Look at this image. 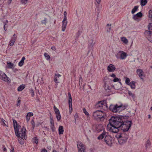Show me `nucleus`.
Masks as SVG:
<instances>
[{"mask_svg":"<svg viewBox=\"0 0 152 152\" xmlns=\"http://www.w3.org/2000/svg\"><path fill=\"white\" fill-rule=\"evenodd\" d=\"M151 142L149 140L147 141L145 144V147L146 148H149L151 145Z\"/></svg>","mask_w":152,"mask_h":152,"instance_id":"obj_27","label":"nucleus"},{"mask_svg":"<svg viewBox=\"0 0 152 152\" xmlns=\"http://www.w3.org/2000/svg\"><path fill=\"white\" fill-rule=\"evenodd\" d=\"M46 21H47L46 19V18H45L44 20H42V23H44V24H46Z\"/></svg>","mask_w":152,"mask_h":152,"instance_id":"obj_50","label":"nucleus"},{"mask_svg":"<svg viewBox=\"0 0 152 152\" xmlns=\"http://www.w3.org/2000/svg\"><path fill=\"white\" fill-rule=\"evenodd\" d=\"M107 133L104 131L97 137L99 140H102L104 137V142L108 146L111 147L113 143V138L110 135L107 134Z\"/></svg>","mask_w":152,"mask_h":152,"instance_id":"obj_3","label":"nucleus"},{"mask_svg":"<svg viewBox=\"0 0 152 152\" xmlns=\"http://www.w3.org/2000/svg\"><path fill=\"white\" fill-rule=\"evenodd\" d=\"M121 40L125 44H127L128 43V40L126 37H123L121 38Z\"/></svg>","mask_w":152,"mask_h":152,"instance_id":"obj_26","label":"nucleus"},{"mask_svg":"<svg viewBox=\"0 0 152 152\" xmlns=\"http://www.w3.org/2000/svg\"><path fill=\"white\" fill-rule=\"evenodd\" d=\"M133 18L134 20H137L138 18V17H137V16L136 15H134Z\"/></svg>","mask_w":152,"mask_h":152,"instance_id":"obj_45","label":"nucleus"},{"mask_svg":"<svg viewBox=\"0 0 152 152\" xmlns=\"http://www.w3.org/2000/svg\"><path fill=\"white\" fill-rule=\"evenodd\" d=\"M104 86L105 89L106 91H107V92H109V91L110 89L111 88V86L107 85L106 83L105 84Z\"/></svg>","mask_w":152,"mask_h":152,"instance_id":"obj_23","label":"nucleus"},{"mask_svg":"<svg viewBox=\"0 0 152 152\" xmlns=\"http://www.w3.org/2000/svg\"><path fill=\"white\" fill-rule=\"evenodd\" d=\"M126 107V105H124L122 104L120 105L118 104L115 105L111 104L109 107V109L114 113H119L120 112L124 110Z\"/></svg>","mask_w":152,"mask_h":152,"instance_id":"obj_4","label":"nucleus"},{"mask_svg":"<svg viewBox=\"0 0 152 152\" xmlns=\"http://www.w3.org/2000/svg\"><path fill=\"white\" fill-rule=\"evenodd\" d=\"M146 37L148 39V40L152 42V31H146L145 32Z\"/></svg>","mask_w":152,"mask_h":152,"instance_id":"obj_10","label":"nucleus"},{"mask_svg":"<svg viewBox=\"0 0 152 152\" xmlns=\"http://www.w3.org/2000/svg\"><path fill=\"white\" fill-rule=\"evenodd\" d=\"M17 35L15 34H14V35H13V38L12 39H15V40H16L17 39Z\"/></svg>","mask_w":152,"mask_h":152,"instance_id":"obj_53","label":"nucleus"},{"mask_svg":"<svg viewBox=\"0 0 152 152\" xmlns=\"http://www.w3.org/2000/svg\"><path fill=\"white\" fill-rule=\"evenodd\" d=\"M50 122L51 125H54V120L53 119V117L52 116H50Z\"/></svg>","mask_w":152,"mask_h":152,"instance_id":"obj_35","label":"nucleus"},{"mask_svg":"<svg viewBox=\"0 0 152 152\" xmlns=\"http://www.w3.org/2000/svg\"><path fill=\"white\" fill-rule=\"evenodd\" d=\"M25 57L24 56L23 57L22 59L20 61V62L18 63V65L20 66H22L23 64L24 63V61L25 60Z\"/></svg>","mask_w":152,"mask_h":152,"instance_id":"obj_21","label":"nucleus"},{"mask_svg":"<svg viewBox=\"0 0 152 152\" xmlns=\"http://www.w3.org/2000/svg\"><path fill=\"white\" fill-rule=\"evenodd\" d=\"M44 55L47 60H49L50 58V56L47 53H45Z\"/></svg>","mask_w":152,"mask_h":152,"instance_id":"obj_32","label":"nucleus"},{"mask_svg":"<svg viewBox=\"0 0 152 152\" xmlns=\"http://www.w3.org/2000/svg\"><path fill=\"white\" fill-rule=\"evenodd\" d=\"M64 128L62 126H60L58 128L59 134H63L64 132Z\"/></svg>","mask_w":152,"mask_h":152,"instance_id":"obj_22","label":"nucleus"},{"mask_svg":"<svg viewBox=\"0 0 152 152\" xmlns=\"http://www.w3.org/2000/svg\"><path fill=\"white\" fill-rule=\"evenodd\" d=\"M115 133L116 134L115 137L117 139L120 144L122 145L126 142L129 137L128 133H121L119 132Z\"/></svg>","mask_w":152,"mask_h":152,"instance_id":"obj_2","label":"nucleus"},{"mask_svg":"<svg viewBox=\"0 0 152 152\" xmlns=\"http://www.w3.org/2000/svg\"><path fill=\"white\" fill-rule=\"evenodd\" d=\"M7 65L8 68H12L13 67L14 65L13 64L10 62H7Z\"/></svg>","mask_w":152,"mask_h":152,"instance_id":"obj_28","label":"nucleus"},{"mask_svg":"<svg viewBox=\"0 0 152 152\" xmlns=\"http://www.w3.org/2000/svg\"><path fill=\"white\" fill-rule=\"evenodd\" d=\"M124 119L123 116H112L109 120V123L107 126V130L110 132L116 133L119 132L120 128Z\"/></svg>","mask_w":152,"mask_h":152,"instance_id":"obj_1","label":"nucleus"},{"mask_svg":"<svg viewBox=\"0 0 152 152\" xmlns=\"http://www.w3.org/2000/svg\"><path fill=\"white\" fill-rule=\"evenodd\" d=\"M12 1V0H9V1H8V4H10L11 2Z\"/></svg>","mask_w":152,"mask_h":152,"instance_id":"obj_64","label":"nucleus"},{"mask_svg":"<svg viewBox=\"0 0 152 152\" xmlns=\"http://www.w3.org/2000/svg\"><path fill=\"white\" fill-rule=\"evenodd\" d=\"M13 127L14 128L15 131H16L17 132V130L20 129V125H18V124L16 121L15 120L13 119Z\"/></svg>","mask_w":152,"mask_h":152,"instance_id":"obj_14","label":"nucleus"},{"mask_svg":"<svg viewBox=\"0 0 152 152\" xmlns=\"http://www.w3.org/2000/svg\"><path fill=\"white\" fill-rule=\"evenodd\" d=\"M121 51H119L115 55L116 57L118 59H120V53H121Z\"/></svg>","mask_w":152,"mask_h":152,"instance_id":"obj_33","label":"nucleus"},{"mask_svg":"<svg viewBox=\"0 0 152 152\" xmlns=\"http://www.w3.org/2000/svg\"><path fill=\"white\" fill-rule=\"evenodd\" d=\"M41 152H47V151L46 149H44L41 151Z\"/></svg>","mask_w":152,"mask_h":152,"instance_id":"obj_56","label":"nucleus"},{"mask_svg":"<svg viewBox=\"0 0 152 152\" xmlns=\"http://www.w3.org/2000/svg\"><path fill=\"white\" fill-rule=\"evenodd\" d=\"M15 40H15V39H12L10 41V42L9 44V45L10 46H12L14 45Z\"/></svg>","mask_w":152,"mask_h":152,"instance_id":"obj_30","label":"nucleus"},{"mask_svg":"<svg viewBox=\"0 0 152 152\" xmlns=\"http://www.w3.org/2000/svg\"><path fill=\"white\" fill-rule=\"evenodd\" d=\"M27 115L29 116V117H30L33 116V113H32L29 112L27 113Z\"/></svg>","mask_w":152,"mask_h":152,"instance_id":"obj_46","label":"nucleus"},{"mask_svg":"<svg viewBox=\"0 0 152 152\" xmlns=\"http://www.w3.org/2000/svg\"><path fill=\"white\" fill-rule=\"evenodd\" d=\"M68 95L69 97L68 102H72V98L70 93H68Z\"/></svg>","mask_w":152,"mask_h":152,"instance_id":"obj_38","label":"nucleus"},{"mask_svg":"<svg viewBox=\"0 0 152 152\" xmlns=\"http://www.w3.org/2000/svg\"><path fill=\"white\" fill-rule=\"evenodd\" d=\"M106 106L105 101H101L99 102L97 104V107L100 108H102Z\"/></svg>","mask_w":152,"mask_h":152,"instance_id":"obj_15","label":"nucleus"},{"mask_svg":"<svg viewBox=\"0 0 152 152\" xmlns=\"http://www.w3.org/2000/svg\"><path fill=\"white\" fill-rule=\"evenodd\" d=\"M83 111L84 112V113L86 115H88V112L86 111V109L85 108H84L83 109Z\"/></svg>","mask_w":152,"mask_h":152,"instance_id":"obj_44","label":"nucleus"},{"mask_svg":"<svg viewBox=\"0 0 152 152\" xmlns=\"http://www.w3.org/2000/svg\"><path fill=\"white\" fill-rule=\"evenodd\" d=\"M101 0H96V1L97 2L98 4H99Z\"/></svg>","mask_w":152,"mask_h":152,"instance_id":"obj_60","label":"nucleus"},{"mask_svg":"<svg viewBox=\"0 0 152 152\" xmlns=\"http://www.w3.org/2000/svg\"><path fill=\"white\" fill-rule=\"evenodd\" d=\"M28 0H21L22 4H26Z\"/></svg>","mask_w":152,"mask_h":152,"instance_id":"obj_47","label":"nucleus"},{"mask_svg":"<svg viewBox=\"0 0 152 152\" xmlns=\"http://www.w3.org/2000/svg\"><path fill=\"white\" fill-rule=\"evenodd\" d=\"M132 124V122L131 121H125L124 120L120 128L124 132H127L131 126Z\"/></svg>","mask_w":152,"mask_h":152,"instance_id":"obj_5","label":"nucleus"},{"mask_svg":"<svg viewBox=\"0 0 152 152\" xmlns=\"http://www.w3.org/2000/svg\"><path fill=\"white\" fill-rule=\"evenodd\" d=\"M80 81H79V84H80V81H82V78L80 77Z\"/></svg>","mask_w":152,"mask_h":152,"instance_id":"obj_61","label":"nucleus"},{"mask_svg":"<svg viewBox=\"0 0 152 152\" xmlns=\"http://www.w3.org/2000/svg\"><path fill=\"white\" fill-rule=\"evenodd\" d=\"M25 88V86L23 85L20 86L18 88V91H22Z\"/></svg>","mask_w":152,"mask_h":152,"instance_id":"obj_24","label":"nucleus"},{"mask_svg":"<svg viewBox=\"0 0 152 152\" xmlns=\"http://www.w3.org/2000/svg\"><path fill=\"white\" fill-rule=\"evenodd\" d=\"M115 69V66L112 64H110L107 67V70L110 72H113Z\"/></svg>","mask_w":152,"mask_h":152,"instance_id":"obj_16","label":"nucleus"},{"mask_svg":"<svg viewBox=\"0 0 152 152\" xmlns=\"http://www.w3.org/2000/svg\"><path fill=\"white\" fill-rule=\"evenodd\" d=\"M53 108L56 114V117L58 121H59L61 119V118L59 111L55 106H54Z\"/></svg>","mask_w":152,"mask_h":152,"instance_id":"obj_11","label":"nucleus"},{"mask_svg":"<svg viewBox=\"0 0 152 152\" xmlns=\"http://www.w3.org/2000/svg\"><path fill=\"white\" fill-rule=\"evenodd\" d=\"M122 53V55L121 56H120V59L121 60L125 59L127 56V54L126 53L124 52L123 51H121Z\"/></svg>","mask_w":152,"mask_h":152,"instance_id":"obj_19","label":"nucleus"},{"mask_svg":"<svg viewBox=\"0 0 152 152\" xmlns=\"http://www.w3.org/2000/svg\"><path fill=\"white\" fill-rule=\"evenodd\" d=\"M136 82L134 81H132L131 82V83L129 84V86L131 88L133 89H134L136 88V85L135 84Z\"/></svg>","mask_w":152,"mask_h":152,"instance_id":"obj_20","label":"nucleus"},{"mask_svg":"<svg viewBox=\"0 0 152 152\" xmlns=\"http://www.w3.org/2000/svg\"><path fill=\"white\" fill-rule=\"evenodd\" d=\"M136 72L141 79L143 80V77H144V73L142 70L141 69H138L137 70Z\"/></svg>","mask_w":152,"mask_h":152,"instance_id":"obj_13","label":"nucleus"},{"mask_svg":"<svg viewBox=\"0 0 152 152\" xmlns=\"http://www.w3.org/2000/svg\"><path fill=\"white\" fill-rule=\"evenodd\" d=\"M136 15L138 17L141 18L142 16V14L141 12H140L136 14Z\"/></svg>","mask_w":152,"mask_h":152,"instance_id":"obj_39","label":"nucleus"},{"mask_svg":"<svg viewBox=\"0 0 152 152\" xmlns=\"http://www.w3.org/2000/svg\"><path fill=\"white\" fill-rule=\"evenodd\" d=\"M11 152H15L14 149L13 148H12V150H11Z\"/></svg>","mask_w":152,"mask_h":152,"instance_id":"obj_62","label":"nucleus"},{"mask_svg":"<svg viewBox=\"0 0 152 152\" xmlns=\"http://www.w3.org/2000/svg\"><path fill=\"white\" fill-rule=\"evenodd\" d=\"M111 29V27H110V28H109V29H108V30H107V32H110V30Z\"/></svg>","mask_w":152,"mask_h":152,"instance_id":"obj_63","label":"nucleus"},{"mask_svg":"<svg viewBox=\"0 0 152 152\" xmlns=\"http://www.w3.org/2000/svg\"><path fill=\"white\" fill-rule=\"evenodd\" d=\"M18 103L17 104V106H18L20 104V99H19V98H18Z\"/></svg>","mask_w":152,"mask_h":152,"instance_id":"obj_52","label":"nucleus"},{"mask_svg":"<svg viewBox=\"0 0 152 152\" xmlns=\"http://www.w3.org/2000/svg\"><path fill=\"white\" fill-rule=\"evenodd\" d=\"M72 102H69V111L70 112H71L72 110Z\"/></svg>","mask_w":152,"mask_h":152,"instance_id":"obj_34","label":"nucleus"},{"mask_svg":"<svg viewBox=\"0 0 152 152\" xmlns=\"http://www.w3.org/2000/svg\"><path fill=\"white\" fill-rule=\"evenodd\" d=\"M61 75L59 74H55L54 76V81L57 83H59V77H60Z\"/></svg>","mask_w":152,"mask_h":152,"instance_id":"obj_17","label":"nucleus"},{"mask_svg":"<svg viewBox=\"0 0 152 152\" xmlns=\"http://www.w3.org/2000/svg\"><path fill=\"white\" fill-rule=\"evenodd\" d=\"M130 79L128 78H126L125 80L126 83L129 85L131 83V82H130Z\"/></svg>","mask_w":152,"mask_h":152,"instance_id":"obj_37","label":"nucleus"},{"mask_svg":"<svg viewBox=\"0 0 152 152\" xmlns=\"http://www.w3.org/2000/svg\"><path fill=\"white\" fill-rule=\"evenodd\" d=\"M6 25V24L4 23V29L5 31H6L7 29V28L5 26Z\"/></svg>","mask_w":152,"mask_h":152,"instance_id":"obj_55","label":"nucleus"},{"mask_svg":"<svg viewBox=\"0 0 152 152\" xmlns=\"http://www.w3.org/2000/svg\"><path fill=\"white\" fill-rule=\"evenodd\" d=\"M50 129L52 130V131L53 132L55 131V128L54 127V125H51L50 126Z\"/></svg>","mask_w":152,"mask_h":152,"instance_id":"obj_43","label":"nucleus"},{"mask_svg":"<svg viewBox=\"0 0 152 152\" xmlns=\"http://www.w3.org/2000/svg\"><path fill=\"white\" fill-rule=\"evenodd\" d=\"M32 139L34 140V143L37 144L38 143V139L37 137H34Z\"/></svg>","mask_w":152,"mask_h":152,"instance_id":"obj_31","label":"nucleus"},{"mask_svg":"<svg viewBox=\"0 0 152 152\" xmlns=\"http://www.w3.org/2000/svg\"><path fill=\"white\" fill-rule=\"evenodd\" d=\"M110 76L111 77H115V74H112L111 75H110Z\"/></svg>","mask_w":152,"mask_h":152,"instance_id":"obj_57","label":"nucleus"},{"mask_svg":"<svg viewBox=\"0 0 152 152\" xmlns=\"http://www.w3.org/2000/svg\"><path fill=\"white\" fill-rule=\"evenodd\" d=\"M64 19L63 21L62 22V31H65L67 23V21L66 20L67 12L66 11L64 12Z\"/></svg>","mask_w":152,"mask_h":152,"instance_id":"obj_8","label":"nucleus"},{"mask_svg":"<svg viewBox=\"0 0 152 152\" xmlns=\"http://www.w3.org/2000/svg\"><path fill=\"white\" fill-rule=\"evenodd\" d=\"M17 130V132L16 131H15V135L17 137H20V136L23 137V136H25L26 129L23 126L22 128L20 126V129Z\"/></svg>","mask_w":152,"mask_h":152,"instance_id":"obj_7","label":"nucleus"},{"mask_svg":"<svg viewBox=\"0 0 152 152\" xmlns=\"http://www.w3.org/2000/svg\"><path fill=\"white\" fill-rule=\"evenodd\" d=\"M147 3L146 0H141L140 1V4L142 7L145 5Z\"/></svg>","mask_w":152,"mask_h":152,"instance_id":"obj_25","label":"nucleus"},{"mask_svg":"<svg viewBox=\"0 0 152 152\" xmlns=\"http://www.w3.org/2000/svg\"><path fill=\"white\" fill-rule=\"evenodd\" d=\"M138 7V6H135L134 8L132 10V14L134 13L137 10Z\"/></svg>","mask_w":152,"mask_h":152,"instance_id":"obj_29","label":"nucleus"},{"mask_svg":"<svg viewBox=\"0 0 152 152\" xmlns=\"http://www.w3.org/2000/svg\"><path fill=\"white\" fill-rule=\"evenodd\" d=\"M42 124V123H41L40 122H38L37 124V126H39L40 125H41V124Z\"/></svg>","mask_w":152,"mask_h":152,"instance_id":"obj_59","label":"nucleus"},{"mask_svg":"<svg viewBox=\"0 0 152 152\" xmlns=\"http://www.w3.org/2000/svg\"><path fill=\"white\" fill-rule=\"evenodd\" d=\"M128 93L130 96H131L132 97L134 96V95L130 91H129Z\"/></svg>","mask_w":152,"mask_h":152,"instance_id":"obj_49","label":"nucleus"},{"mask_svg":"<svg viewBox=\"0 0 152 152\" xmlns=\"http://www.w3.org/2000/svg\"><path fill=\"white\" fill-rule=\"evenodd\" d=\"M96 43V41L94 38L91 37L89 39L88 42L89 47L92 48Z\"/></svg>","mask_w":152,"mask_h":152,"instance_id":"obj_12","label":"nucleus"},{"mask_svg":"<svg viewBox=\"0 0 152 152\" xmlns=\"http://www.w3.org/2000/svg\"><path fill=\"white\" fill-rule=\"evenodd\" d=\"M51 49L54 50H56V48L54 46H53L51 48Z\"/></svg>","mask_w":152,"mask_h":152,"instance_id":"obj_58","label":"nucleus"},{"mask_svg":"<svg viewBox=\"0 0 152 152\" xmlns=\"http://www.w3.org/2000/svg\"><path fill=\"white\" fill-rule=\"evenodd\" d=\"M105 116V114L100 110L96 111L93 113V117L95 119H100L101 120L103 118H104Z\"/></svg>","mask_w":152,"mask_h":152,"instance_id":"obj_6","label":"nucleus"},{"mask_svg":"<svg viewBox=\"0 0 152 152\" xmlns=\"http://www.w3.org/2000/svg\"><path fill=\"white\" fill-rule=\"evenodd\" d=\"M1 121L2 122H3V123L4 125L8 126L7 125H6V124H5V123L4 122L5 120L3 118L1 119Z\"/></svg>","mask_w":152,"mask_h":152,"instance_id":"obj_51","label":"nucleus"},{"mask_svg":"<svg viewBox=\"0 0 152 152\" xmlns=\"http://www.w3.org/2000/svg\"><path fill=\"white\" fill-rule=\"evenodd\" d=\"M18 137V140L19 143L21 144H23L24 142V139H25V136H23V137L20 136Z\"/></svg>","mask_w":152,"mask_h":152,"instance_id":"obj_18","label":"nucleus"},{"mask_svg":"<svg viewBox=\"0 0 152 152\" xmlns=\"http://www.w3.org/2000/svg\"><path fill=\"white\" fill-rule=\"evenodd\" d=\"M0 79L8 83H10L11 82L10 79L7 76V75L1 71H0Z\"/></svg>","mask_w":152,"mask_h":152,"instance_id":"obj_9","label":"nucleus"},{"mask_svg":"<svg viewBox=\"0 0 152 152\" xmlns=\"http://www.w3.org/2000/svg\"><path fill=\"white\" fill-rule=\"evenodd\" d=\"M30 119V117H29V116L28 115H27L26 116V119L27 122H28L29 121Z\"/></svg>","mask_w":152,"mask_h":152,"instance_id":"obj_54","label":"nucleus"},{"mask_svg":"<svg viewBox=\"0 0 152 152\" xmlns=\"http://www.w3.org/2000/svg\"><path fill=\"white\" fill-rule=\"evenodd\" d=\"M148 17L149 18H151V21L152 20L151 18H152V10H150L148 12Z\"/></svg>","mask_w":152,"mask_h":152,"instance_id":"obj_36","label":"nucleus"},{"mask_svg":"<svg viewBox=\"0 0 152 152\" xmlns=\"http://www.w3.org/2000/svg\"><path fill=\"white\" fill-rule=\"evenodd\" d=\"M30 93L31 94L32 97H33L34 95V91L33 89H31L30 91Z\"/></svg>","mask_w":152,"mask_h":152,"instance_id":"obj_41","label":"nucleus"},{"mask_svg":"<svg viewBox=\"0 0 152 152\" xmlns=\"http://www.w3.org/2000/svg\"><path fill=\"white\" fill-rule=\"evenodd\" d=\"M119 80V79L117 77H115L113 80V81L114 82H116L118 81Z\"/></svg>","mask_w":152,"mask_h":152,"instance_id":"obj_48","label":"nucleus"},{"mask_svg":"<svg viewBox=\"0 0 152 152\" xmlns=\"http://www.w3.org/2000/svg\"><path fill=\"white\" fill-rule=\"evenodd\" d=\"M148 29L150 30H152V23H150L148 26Z\"/></svg>","mask_w":152,"mask_h":152,"instance_id":"obj_42","label":"nucleus"},{"mask_svg":"<svg viewBox=\"0 0 152 152\" xmlns=\"http://www.w3.org/2000/svg\"><path fill=\"white\" fill-rule=\"evenodd\" d=\"M31 124L32 125L33 129H34L35 127V122L33 119L31 120Z\"/></svg>","mask_w":152,"mask_h":152,"instance_id":"obj_40","label":"nucleus"}]
</instances>
